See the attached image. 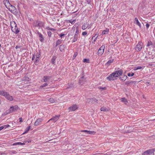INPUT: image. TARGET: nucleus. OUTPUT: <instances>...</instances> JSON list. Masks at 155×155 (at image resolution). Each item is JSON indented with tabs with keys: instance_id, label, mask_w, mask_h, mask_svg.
<instances>
[{
	"instance_id": "f257e3e1",
	"label": "nucleus",
	"mask_w": 155,
	"mask_h": 155,
	"mask_svg": "<svg viewBox=\"0 0 155 155\" xmlns=\"http://www.w3.org/2000/svg\"><path fill=\"white\" fill-rule=\"evenodd\" d=\"M0 95L5 97V98L8 100L12 101L13 100V97L10 95L7 92L4 90L0 91Z\"/></svg>"
},
{
	"instance_id": "f03ea898",
	"label": "nucleus",
	"mask_w": 155,
	"mask_h": 155,
	"mask_svg": "<svg viewBox=\"0 0 155 155\" xmlns=\"http://www.w3.org/2000/svg\"><path fill=\"white\" fill-rule=\"evenodd\" d=\"M33 25L35 27H41L44 26L43 22L38 20H35L34 21Z\"/></svg>"
},
{
	"instance_id": "7ed1b4c3",
	"label": "nucleus",
	"mask_w": 155,
	"mask_h": 155,
	"mask_svg": "<svg viewBox=\"0 0 155 155\" xmlns=\"http://www.w3.org/2000/svg\"><path fill=\"white\" fill-rule=\"evenodd\" d=\"M8 9L14 15H16L18 13L17 9L14 6H13L12 5H10V7H8Z\"/></svg>"
},
{
	"instance_id": "20e7f679",
	"label": "nucleus",
	"mask_w": 155,
	"mask_h": 155,
	"mask_svg": "<svg viewBox=\"0 0 155 155\" xmlns=\"http://www.w3.org/2000/svg\"><path fill=\"white\" fill-rule=\"evenodd\" d=\"M18 107L17 106L11 107L9 109L6 110V114H8L15 111L16 110L18 109Z\"/></svg>"
},
{
	"instance_id": "39448f33",
	"label": "nucleus",
	"mask_w": 155,
	"mask_h": 155,
	"mask_svg": "<svg viewBox=\"0 0 155 155\" xmlns=\"http://www.w3.org/2000/svg\"><path fill=\"white\" fill-rule=\"evenodd\" d=\"M154 150H149L144 152L143 154V155H153Z\"/></svg>"
},
{
	"instance_id": "423d86ee",
	"label": "nucleus",
	"mask_w": 155,
	"mask_h": 155,
	"mask_svg": "<svg viewBox=\"0 0 155 155\" xmlns=\"http://www.w3.org/2000/svg\"><path fill=\"white\" fill-rule=\"evenodd\" d=\"M143 43L141 42H139L136 45V49L137 51H140L142 48Z\"/></svg>"
},
{
	"instance_id": "0eeeda50",
	"label": "nucleus",
	"mask_w": 155,
	"mask_h": 155,
	"mask_svg": "<svg viewBox=\"0 0 155 155\" xmlns=\"http://www.w3.org/2000/svg\"><path fill=\"white\" fill-rule=\"evenodd\" d=\"M85 81V79L84 77V73L83 72L82 74V77L79 79V83L81 85H82L84 84Z\"/></svg>"
},
{
	"instance_id": "6e6552de",
	"label": "nucleus",
	"mask_w": 155,
	"mask_h": 155,
	"mask_svg": "<svg viewBox=\"0 0 155 155\" xmlns=\"http://www.w3.org/2000/svg\"><path fill=\"white\" fill-rule=\"evenodd\" d=\"M105 48V46L104 45L102 46L99 48L98 51V55H101L103 54L104 52Z\"/></svg>"
},
{
	"instance_id": "1a4fd4ad",
	"label": "nucleus",
	"mask_w": 155,
	"mask_h": 155,
	"mask_svg": "<svg viewBox=\"0 0 155 155\" xmlns=\"http://www.w3.org/2000/svg\"><path fill=\"white\" fill-rule=\"evenodd\" d=\"M115 74L114 73H112L110 74L109 76L107 77V79L109 80L110 81L114 80L115 79L113 78L115 77Z\"/></svg>"
},
{
	"instance_id": "9d476101",
	"label": "nucleus",
	"mask_w": 155,
	"mask_h": 155,
	"mask_svg": "<svg viewBox=\"0 0 155 155\" xmlns=\"http://www.w3.org/2000/svg\"><path fill=\"white\" fill-rule=\"evenodd\" d=\"M82 132H84L86 133V134H90L94 135L96 132L94 131H91L90 130H82L81 131Z\"/></svg>"
},
{
	"instance_id": "9b49d317",
	"label": "nucleus",
	"mask_w": 155,
	"mask_h": 155,
	"mask_svg": "<svg viewBox=\"0 0 155 155\" xmlns=\"http://www.w3.org/2000/svg\"><path fill=\"white\" fill-rule=\"evenodd\" d=\"M78 108V107L76 104L73 105L72 106L70 107L68 109L69 110V111H74L75 110Z\"/></svg>"
},
{
	"instance_id": "f8f14e48",
	"label": "nucleus",
	"mask_w": 155,
	"mask_h": 155,
	"mask_svg": "<svg viewBox=\"0 0 155 155\" xmlns=\"http://www.w3.org/2000/svg\"><path fill=\"white\" fill-rule=\"evenodd\" d=\"M113 73L115 74V78L118 77V76L121 75L123 73V71L121 69L120 70L117 71Z\"/></svg>"
},
{
	"instance_id": "ddd939ff",
	"label": "nucleus",
	"mask_w": 155,
	"mask_h": 155,
	"mask_svg": "<svg viewBox=\"0 0 155 155\" xmlns=\"http://www.w3.org/2000/svg\"><path fill=\"white\" fill-rule=\"evenodd\" d=\"M60 115H56L54 117H53L52 118L50 119L48 122L50 120H53L54 122H55L57 121L58 120L59 118Z\"/></svg>"
},
{
	"instance_id": "4468645a",
	"label": "nucleus",
	"mask_w": 155,
	"mask_h": 155,
	"mask_svg": "<svg viewBox=\"0 0 155 155\" xmlns=\"http://www.w3.org/2000/svg\"><path fill=\"white\" fill-rule=\"evenodd\" d=\"M3 2L6 7L8 8L9 7L11 4L10 3L8 0H4Z\"/></svg>"
},
{
	"instance_id": "2eb2a0df",
	"label": "nucleus",
	"mask_w": 155,
	"mask_h": 155,
	"mask_svg": "<svg viewBox=\"0 0 155 155\" xmlns=\"http://www.w3.org/2000/svg\"><path fill=\"white\" fill-rule=\"evenodd\" d=\"M12 31L16 34L18 33L19 32V30L17 26H15L13 28H12Z\"/></svg>"
},
{
	"instance_id": "dca6fc26",
	"label": "nucleus",
	"mask_w": 155,
	"mask_h": 155,
	"mask_svg": "<svg viewBox=\"0 0 155 155\" xmlns=\"http://www.w3.org/2000/svg\"><path fill=\"white\" fill-rule=\"evenodd\" d=\"M42 119L41 118H39L37 119L36 121L35 122L34 125L35 126H37L39 125L41 122H42Z\"/></svg>"
},
{
	"instance_id": "f3484780",
	"label": "nucleus",
	"mask_w": 155,
	"mask_h": 155,
	"mask_svg": "<svg viewBox=\"0 0 155 155\" xmlns=\"http://www.w3.org/2000/svg\"><path fill=\"white\" fill-rule=\"evenodd\" d=\"M51 78V76H45L43 78V81L44 82H46L48 81Z\"/></svg>"
},
{
	"instance_id": "a211bd4d",
	"label": "nucleus",
	"mask_w": 155,
	"mask_h": 155,
	"mask_svg": "<svg viewBox=\"0 0 155 155\" xmlns=\"http://www.w3.org/2000/svg\"><path fill=\"white\" fill-rule=\"evenodd\" d=\"M134 20V23L139 26L140 28L141 27V24L139 22L138 19L137 18H135Z\"/></svg>"
},
{
	"instance_id": "6ab92c4d",
	"label": "nucleus",
	"mask_w": 155,
	"mask_h": 155,
	"mask_svg": "<svg viewBox=\"0 0 155 155\" xmlns=\"http://www.w3.org/2000/svg\"><path fill=\"white\" fill-rule=\"evenodd\" d=\"M78 37V36L77 35V34H75V35L73 39L72 40V42H74L76 41L77 40V39Z\"/></svg>"
},
{
	"instance_id": "aec40b11",
	"label": "nucleus",
	"mask_w": 155,
	"mask_h": 155,
	"mask_svg": "<svg viewBox=\"0 0 155 155\" xmlns=\"http://www.w3.org/2000/svg\"><path fill=\"white\" fill-rule=\"evenodd\" d=\"M10 25L11 27L12 30V28H13L15 27V26H17L16 24L14 21L11 22Z\"/></svg>"
},
{
	"instance_id": "412c9836",
	"label": "nucleus",
	"mask_w": 155,
	"mask_h": 155,
	"mask_svg": "<svg viewBox=\"0 0 155 155\" xmlns=\"http://www.w3.org/2000/svg\"><path fill=\"white\" fill-rule=\"evenodd\" d=\"M127 78H128L127 76H126V75L124 74V75L123 77H120L119 78L121 81H125Z\"/></svg>"
},
{
	"instance_id": "4be33fe9",
	"label": "nucleus",
	"mask_w": 155,
	"mask_h": 155,
	"mask_svg": "<svg viewBox=\"0 0 155 155\" xmlns=\"http://www.w3.org/2000/svg\"><path fill=\"white\" fill-rule=\"evenodd\" d=\"M56 57L55 56H53L51 60V63L53 64H54L55 63V61L56 59Z\"/></svg>"
},
{
	"instance_id": "5701e85b",
	"label": "nucleus",
	"mask_w": 155,
	"mask_h": 155,
	"mask_svg": "<svg viewBox=\"0 0 155 155\" xmlns=\"http://www.w3.org/2000/svg\"><path fill=\"white\" fill-rule=\"evenodd\" d=\"M39 37L40 38V40L41 42H43L45 40V39L43 38V36L42 34H41L39 35Z\"/></svg>"
},
{
	"instance_id": "b1692460",
	"label": "nucleus",
	"mask_w": 155,
	"mask_h": 155,
	"mask_svg": "<svg viewBox=\"0 0 155 155\" xmlns=\"http://www.w3.org/2000/svg\"><path fill=\"white\" fill-rule=\"evenodd\" d=\"M136 82V81H127L125 83V84L127 85H129L130 84H132L134 83H135Z\"/></svg>"
},
{
	"instance_id": "393cba45",
	"label": "nucleus",
	"mask_w": 155,
	"mask_h": 155,
	"mask_svg": "<svg viewBox=\"0 0 155 155\" xmlns=\"http://www.w3.org/2000/svg\"><path fill=\"white\" fill-rule=\"evenodd\" d=\"M49 101L51 103H56L57 101L56 100L52 98H51L49 100Z\"/></svg>"
},
{
	"instance_id": "a878e982",
	"label": "nucleus",
	"mask_w": 155,
	"mask_h": 155,
	"mask_svg": "<svg viewBox=\"0 0 155 155\" xmlns=\"http://www.w3.org/2000/svg\"><path fill=\"white\" fill-rule=\"evenodd\" d=\"M109 31V30L108 29L106 28L105 30H104L102 32V35H105L106 34H107Z\"/></svg>"
},
{
	"instance_id": "bb28decb",
	"label": "nucleus",
	"mask_w": 155,
	"mask_h": 155,
	"mask_svg": "<svg viewBox=\"0 0 155 155\" xmlns=\"http://www.w3.org/2000/svg\"><path fill=\"white\" fill-rule=\"evenodd\" d=\"M65 48V46L64 45H60L59 49L60 51L61 52L62 51L64 50Z\"/></svg>"
},
{
	"instance_id": "cd10ccee",
	"label": "nucleus",
	"mask_w": 155,
	"mask_h": 155,
	"mask_svg": "<svg viewBox=\"0 0 155 155\" xmlns=\"http://www.w3.org/2000/svg\"><path fill=\"white\" fill-rule=\"evenodd\" d=\"M114 59H113L112 60H109L106 63V65H107V66L109 65L111 63L113 62L114 61Z\"/></svg>"
},
{
	"instance_id": "c85d7f7f",
	"label": "nucleus",
	"mask_w": 155,
	"mask_h": 155,
	"mask_svg": "<svg viewBox=\"0 0 155 155\" xmlns=\"http://www.w3.org/2000/svg\"><path fill=\"white\" fill-rule=\"evenodd\" d=\"M31 128L30 126L28 127L25 130V131L23 133V134H24L28 133Z\"/></svg>"
},
{
	"instance_id": "c756f323",
	"label": "nucleus",
	"mask_w": 155,
	"mask_h": 155,
	"mask_svg": "<svg viewBox=\"0 0 155 155\" xmlns=\"http://www.w3.org/2000/svg\"><path fill=\"white\" fill-rule=\"evenodd\" d=\"M25 143H22L20 142H18L15 143L13 144V145H25Z\"/></svg>"
},
{
	"instance_id": "7c9ffc66",
	"label": "nucleus",
	"mask_w": 155,
	"mask_h": 155,
	"mask_svg": "<svg viewBox=\"0 0 155 155\" xmlns=\"http://www.w3.org/2000/svg\"><path fill=\"white\" fill-rule=\"evenodd\" d=\"M88 27V24H84L82 26V29L83 30H85Z\"/></svg>"
},
{
	"instance_id": "2f4dec72",
	"label": "nucleus",
	"mask_w": 155,
	"mask_h": 155,
	"mask_svg": "<svg viewBox=\"0 0 155 155\" xmlns=\"http://www.w3.org/2000/svg\"><path fill=\"white\" fill-rule=\"evenodd\" d=\"M121 101L124 102L125 104H126L128 102L127 100L126 99H125L124 97L122 98L121 99Z\"/></svg>"
},
{
	"instance_id": "473e14b6",
	"label": "nucleus",
	"mask_w": 155,
	"mask_h": 155,
	"mask_svg": "<svg viewBox=\"0 0 155 155\" xmlns=\"http://www.w3.org/2000/svg\"><path fill=\"white\" fill-rule=\"evenodd\" d=\"M41 56V52L40 51H39L38 52H37L36 54V57H37V58H39Z\"/></svg>"
},
{
	"instance_id": "72a5a7b5",
	"label": "nucleus",
	"mask_w": 155,
	"mask_h": 155,
	"mask_svg": "<svg viewBox=\"0 0 155 155\" xmlns=\"http://www.w3.org/2000/svg\"><path fill=\"white\" fill-rule=\"evenodd\" d=\"M61 43V41L60 40H58L57 41L56 43V47H57L58 45H60Z\"/></svg>"
},
{
	"instance_id": "f704fd0d",
	"label": "nucleus",
	"mask_w": 155,
	"mask_h": 155,
	"mask_svg": "<svg viewBox=\"0 0 155 155\" xmlns=\"http://www.w3.org/2000/svg\"><path fill=\"white\" fill-rule=\"evenodd\" d=\"M98 36V34H96L95 35L94 37H93L92 39L94 38V41H96Z\"/></svg>"
},
{
	"instance_id": "c9c22d12",
	"label": "nucleus",
	"mask_w": 155,
	"mask_h": 155,
	"mask_svg": "<svg viewBox=\"0 0 155 155\" xmlns=\"http://www.w3.org/2000/svg\"><path fill=\"white\" fill-rule=\"evenodd\" d=\"M153 45V43H152V42L151 41H148L147 46L148 47H149L150 45Z\"/></svg>"
},
{
	"instance_id": "e433bc0d",
	"label": "nucleus",
	"mask_w": 155,
	"mask_h": 155,
	"mask_svg": "<svg viewBox=\"0 0 155 155\" xmlns=\"http://www.w3.org/2000/svg\"><path fill=\"white\" fill-rule=\"evenodd\" d=\"M83 62L89 63V60L88 59H84L83 61Z\"/></svg>"
},
{
	"instance_id": "4c0bfd02",
	"label": "nucleus",
	"mask_w": 155,
	"mask_h": 155,
	"mask_svg": "<svg viewBox=\"0 0 155 155\" xmlns=\"http://www.w3.org/2000/svg\"><path fill=\"white\" fill-rule=\"evenodd\" d=\"M48 84L47 83H45L42 85H41L40 87V88H43L45 87L46 86H48Z\"/></svg>"
},
{
	"instance_id": "58836bf2",
	"label": "nucleus",
	"mask_w": 155,
	"mask_h": 155,
	"mask_svg": "<svg viewBox=\"0 0 155 155\" xmlns=\"http://www.w3.org/2000/svg\"><path fill=\"white\" fill-rule=\"evenodd\" d=\"M90 100H91V101H94L95 102H97V100L95 98H91Z\"/></svg>"
},
{
	"instance_id": "ea45409f",
	"label": "nucleus",
	"mask_w": 155,
	"mask_h": 155,
	"mask_svg": "<svg viewBox=\"0 0 155 155\" xmlns=\"http://www.w3.org/2000/svg\"><path fill=\"white\" fill-rule=\"evenodd\" d=\"M100 110L101 111H105L107 110V109L104 107H102L101 108Z\"/></svg>"
},
{
	"instance_id": "a19ab883",
	"label": "nucleus",
	"mask_w": 155,
	"mask_h": 155,
	"mask_svg": "<svg viewBox=\"0 0 155 155\" xmlns=\"http://www.w3.org/2000/svg\"><path fill=\"white\" fill-rule=\"evenodd\" d=\"M39 58H37V57H36L35 59V65H37L36 63L38 62L39 61Z\"/></svg>"
},
{
	"instance_id": "79ce46f5",
	"label": "nucleus",
	"mask_w": 155,
	"mask_h": 155,
	"mask_svg": "<svg viewBox=\"0 0 155 155\" xmlns=\"http://www.w3.org/2000/svg\"><path fill=\"white\" fill-rule=\"evenodd\" d=\"M48 34L49 38H51V37L52 33L51 31H48Z\"/></svg>"
},
{
	"instance_id": "37998d69",
	"label": "nucleus",
	"mask_w": 155,
	"mask_h": 155,
	"mask_svg": "<svg viewBox=\"0 0 155 155\" xmlns=\"http://www.w3.org/2000/svg\"><path fill=\"white\" fill-rule=\"evenodd\" d=\"M134 74L133 73H132L131 74L129 73L127 74V76L129 77L133 76L134 75Z\"/></svg>"
},
{
	"instance_id": "c03bdc74",
	"label": "nucleus",
	"mask_w": 155,
	"mask_h": 155,
	"mask_svg": "<svg viewBox=\"0 0 155 155\" xmlns=\"http://www.w3.org/2000/svg\"><path fill=\"white\" fill-rule=\"evenodd\" d=\"M142 67L141 66H138L137 67H136L134 69V70H136L138 69H142Z\"/></svg>"
},
{
	"instance_id": "a18cd8bd",
	"label": "nucleus",
	"mask_w": 155,
	"mask_h": 155,
	"mask_svg": "<svg viewBox=\"0 0 155 155\" xmlns=\"http://www.w3.org/2000/svg\"><path fill=\"white\" fill-rule=\"evenodd\" d=\"M98 88L99 89H102L103 90H105L106 89V87H99Z\"/></svg>"
},
{
	"instance_id": "49530a36",
	"label": "nucleus",
	"mask_w": 155,
	"mask_h": 155,
	"mask_svg": "<svg viewBox=\"0 0 155 155\" xmlns=\"http://www.w3.org/2000/svg\"><path fill=\"white\" fill-rule=\"evenodd\" d=\"M65 35L64 34H60L59 35L60 36L61 38H62V37L64 36Z\"/></svg>"
},
{
	"instance_id": "de8ad7c7",
	"label": "nucleus",
	"mask_w": 155,
	"mask_h": 155,
	"mask_svg": "<svg viewBox=\"0 0 155 155\" xmlns=\"http://www.w3.org/2000/svg\"><path fill=\"white\" fill-rule=\"evenodd\" d=\"M4 127H5V128H8V127H10V125L8 124H7L5 125L4 126H3Z\"/></svg>"
},
{
	"instance_id": "09e8293b",
	"label": "nucleus",
	"mask_w": 155,
	"mask_h": 155,
	"mask_svg": "<svg viewBox=\"0 0 155 155\" xmlns=\"http://www.w3.org/2000/svg\"><path fill=\"white\" fill-rule=\"evenodd\" d=\"M87 32L86 31H84L82 32V35L83 36L86 35L87 34Z\"/></svg>"
},
{
	"instance_id": "8fccbe9b",
	"label": "nucleus",
	"mask_w": 155,
	"mask_h": 155,
	"mask_svg": "<svg viewBox=\"0 0 155 155\" xmlns=\"http://www.w3.org/2000/svg\"><path fill=\"white\" fill-rule=\"evenodd\" d=\"M150 25L149 24H148V23L146 24V27L147 29H148L149 28Z\"/></svg>"
},
{
	"instance_id": "3c124183",
	"label": "nucleus",
	"mask_w": 155,
	"mask_h": 155,
	"mask_svg": "<svg viewBox=\"0 0 155 155\" xmlns=\"http://www.w3.org/2000/svg\"><path fill=\"white\" fill-rule=\"evenodd\" d=\"M35 54H33L32 59V60H34L35 59Z\"/></svg>"
},
{
	"instance_id": "603ef678",
	"label": "nucleus",
	"mask_w": 155,
	"mask_h": 155,
	"mask_svg": "<svg viewBox=\"0 0 155 155\" xmlns=\"http://www.w3.org/2000/svg\"><path fill=\"white\" fill-rule=\"evenodd\" d=\"M19 122H22V118L21 117H20L19 118Z\"/></svg>"
},
{
	"instance_id": "864d4df0",
	"label": "nucleus",
	"mask_w": 155,
	"mask_h": 155,
	"mask_svg": "<svg viewBox=\"0 0 155 155\" xmlns=\"http://www.w3.org/2000/svg\"><path fill=\"white\" fill-rule=\"evenodd\" d=\"M86 0L88 4H89L91 1V0Z\"/></svg>"
},
{
	"instance_id": "5fc2aeb1",
	"label": "nucleus",
	"mask_w": 155,
	"mask_h": 155,
	"mask_svg": "<svg viewBox=\"0 0 155 155\" xmlns=\"http://www.w3.org/2000/svg\"><path fill=\"white\" fill-rule=\"evenodd\" d=\"M4 128V127L3 126H2L0 127V131L2 130Z\"/></svg>"
},
{
	"instance_id": "6e6d98bb",
	"label": "nucleus",
	"mask_w": 155,
	"mask_h": 155,
	"mask_svg": "<svg viewBox=\"0 0 155 155\" xmlns=\"http://www.w3.org/2000/svg\"><path fill=\"white\" fill-rule=\"evenodd\" d=\"M79 33V31L78 30H77L75 31V34H77V35Z\"/></svg>"
},
{
	"instance_id": "4d7b16f0",
	"label": "nucleus",
	"mask_w": 155,
	"mask_h": 155,
	"mask_svg": "<svg viewBox=\"0 0 155 155\" xmlns=\"http://www.w3.org/2000/svg\"><path fill=\"white\" fill-rule=\"evenodd\" d=\"M37 33L38 35H40L41 34V33H40L38 31H37Z\"/></svg>"
},
{
	"instance_id": "13d9d810",
	"label": "nucleus",
	"mask_w": 155,
	"mask_h": 155,
	"mask_svg": "<svg viewBox=\"0 0 155 155\" xmlns=\"http://www.w3.org/2000/svg\"><path fill=\"white\" fill-rule=\"evenodd\" d=\"M153 46V47L154 48H155V42L154 43H153V45H152Z\"/></svg>"
},
{
	"instance_id": "bf43d9fd",
	"label": "nucleus",
	"mask_w": 155,
	"mask_h": 155,
	"mask_svg": "<svg viewBox=\"0 0 155 155\" xmlns=\"http://www.w3.org/2000/svg\"><path fill=\"white\" fill-rule=\"evenodd\" d=\"M29 78H26V80L28 81H29Z\"/></svg>"
},
{
	"instance_id": "052dcab7",
	"label": "nucleus",
	"mask_w": 155,
	"mask_h": 155,
	"mask_svg": "<svg viewBox=\"0 0 155 155\" xmlns=\"http://www.w3.org/2000/svg\"><path fill=\"white\" fill-rule=\"evenodd\" d=\"M130 132V131L128 130H127V131H126V133H129Z\"/></svg>"
},
{
	"instance_id": "680f3d73",
	"label": "nucleus",
	"mask_w": 155,
	"mask_h": 155,
	"mask_svg": "<svg viewBox=\"0 0 155 155\" xmlns=\"http://www.w3.org/2000/svg\"><path fill=\"white\" fill-rule=\"evenodd\" d=\"M12 152V153H13V154H15V152H16V151H13V152Z\"/></svg>"
},
{
	"instance_id": "e2e57ef3",
	"label": "nucleus",
	"mask_w": 155,
	"mask_h": 155,
	"mask_svg": "<svg viewBox=\"0 0 155 155\" xmlns=\"http://www.w3.org/2000/svg\"><path fill=\"white\" fill-rule=\"evenodd\" d=\"M126 127V129H127V128H129L130 127Z\"/></svg>"
},
{
	"instance_id": "0e129e2a",
	"label": "nucleus",
	"mask_w": 155,
	"mask_h": 155,
	"mask_svg": "<svg viewBox=\"0 0 155 155\" xmlns=\"http://www.w3.org/2000/svg\"><path fill=\"white\" fill-rule=\"evenodd\" d=\"M51 30H54V29L53 28H50V29Z\"/></svg>"
},
{
	"instance_id": "69168bd1",
	"label": "nucleus",
	"mask_w": 155,
	"mask_h": 155,
	"mask_svg": "<svg viewBox=\"0 0 155 155\" xmlns=\"http://www.w3.org/2000/svg\"><path fill=\"white\" fill-rule=\"evenodd\" d=\"M15 48H16V49L18 48V46H17Z\"/></svg>"
},
{
	"instance_id": "338daca9",
	"label": "nucleus",
	"mask_w": 155,
	"mask_h": 155,
	"mask_svg": "<svg viewBox=\"0 0 155 155\" xmlns=\"http://www.w3.org/2000/svg\"><path fill=\"white\" fill-rule=\"evenodd\" d=\"M7 114H6V111L5 112V114L6 115Z\"/></svg>"
},
{
	"instance_id": "774afa93",
	"label": "nucleus",
	"mask_w": 155,
	"mask_h": 155,
	"mask_svg": "<svg viewBox=\"0 0 155 155\" xmlns=\"http://www.w3.org/2000/svg\"><path fill=\"white\" fill-rule=\"evenodd\" d=\"M2 153L1 152H0V154H1V155H2Z\"/></svg>"
}]
</instances>
